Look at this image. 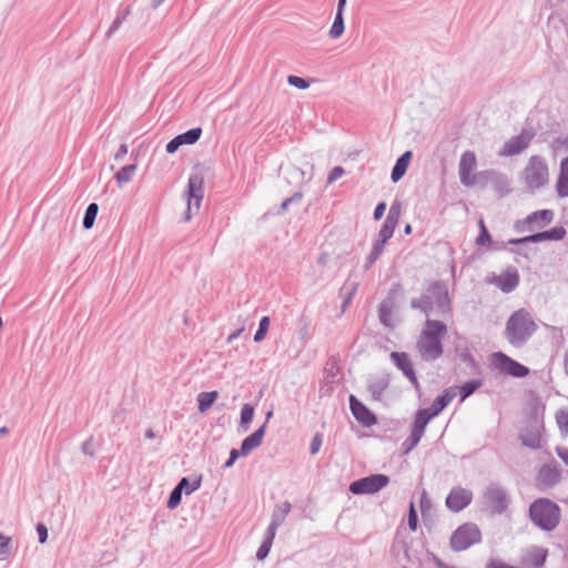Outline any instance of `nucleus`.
<instances>
[{
    "mask_svg": "<svg viewBox=\"0 0 568 568\" xmlns=\"http://www.w3.org/2000/svg\"><path fill=\"white\" fill-rule=\"evenodd\" d=\"M378 257H379V254L372 250V252L367 256V260H366V263H365V268H369L376 262V260Z\"/></svg>",
    "mask_w": 568,
    "mask_h": 568,
    "instance_id": "57",
    "label": "nucleus"
},
{
    "mask_svg": "<svg viewBox=\"0 0 568 568\" xmlns=\"http://www.w3.org/2000/svg\"><path fill=\"white\" fill-rule=\"evenodd\" d=\"M557 455L568 465V448L557 447Z\"/></svg>",
    "mask_w": 568,
    "mask_h": 568,
    "instance_id": "59",
    "label": "nucleus"
},
{
    "mask_svg": "<svg viewBox=\"0 0 568 568\" xmlns=\"http://www.w3.org/2000/svg\"><path fill=\"white\" fill-rule=\"evenodd\" d=\"M560 479V473L550 466H545L538 474V481L540 485L551 487L556 485Z\"/></svg>",
    "mask_w": 568,
    "mask_h": 568,
    "instance_id": "23",
    "label": "nucleus"
},
{
    "mask_svg": "<svg viewBox=\"0 0 568 568\" xmlns=\"http://www.w3.org/2000/svg\"><path fill=\"white\" fill-rule=\"evenodd\" d=\"M386 242H387V241H383V240L378 239V240L375 242L374 246H373V251H374V252H376V253H378V254L381 255V254H382V252H383V250H384V247H385Z\"/></svg>",
    "mask_w": 568,
    "mask_h": 568,
    "instance_id": "60",
    "label": "nucleus"
},
{
    "mask_svg": "<svg viewBox=\"0 0 568 568\" xmlns=\"http://www.w3.org/2000/svg\"><path fill=\"white\" fill-rule=\"evenodd\" d=\"M446 333L443 322L427 320L417 342V349L424 361H434L443 354L442 336Z\"/></svg>",
    "mask_w": 568,
    "mask_h": 568,
    "instance_id": "1",
    "label": "nucleus"
},
{
    "mask_svg": "<svg viewBox=\"0 0 568 568\" xmlns=\"http://www.w3.org/2000/svg\"><path fill=\"white\" fill-rule=\"evenodd\" d=\"M560 507L548 498L536 499L529 506V518L541 530H555L560 523Z\"/></svg>",
    "mask_w": 568,
    "mask_h": 568,
    "instance_id": "2",
    "label": "nucleus"
},
{
    "mask_svg": "<svg viewBox=\"0 0 568 568\" xmlns=\"http://www.w3.org/2000/svg\"><path fill=\"white\" fill-rule=\"evenodd\" d=\"M565 235H566V230L562 226H557L549 231L539 232V233L531 234L529 236H526V237H523L519 240H514V241H511V243L518 244V243H528V242L537 243V242H541V241H560L565 237Z\"/></svg>",
    "mask_w": 568,
    "mask_h": 568,
    "instance_id": "16",
    "label": "nucleus"
},
{
    "mask_svg": "<svg viewBox=\"0 0 568 568\" xmlns=\"http://www.w3.org/2000/svg\"><path fill=\"white\" fill-rule=\"evenodd\" d=\"M302 197H303V194L301 191H296L292 196L286 197L282 202L281 206L278 207L277 214H283V213L287 212L292 205L300 204L302 201Z\"/></svg>",
    "mask_w": 568,
    "mask_h": 568,
    "instance_id": "31",
    "label": "nucleus"
},
{
    "mask_svg": "<svg viewBox=\"0 0 568 568\" xmlns=\"http://www.w3.org/2000/svg\"><path fill=\"white\" fill-rule=\"evenodd\" d=\"M329 258H331V255L328 252H322L317 258H316V263L317 265L320 266H325L327 265V263L329 262Z\"/></svg>",
    "mask_w": 568,
    "mask_h": 568,
    "instance_id": "56",
    "label": "nucleus"
},
{
    "mask_svg": "<svg viewBox=\"0 0 568 568\" xmlns=\"http://www.w3.org/2000/svg\"><path fill=\"white\" fill-rule=\"evenodd\" d=\"M345 174V171L342 166H335L329 173L328 178H341Z\"/></svg>",
    "mask_w": 568,
    "mask_h": 568,
    "instance_id": "62",
    "label": "nucleus"
},
{
    "mask_svg": "<svg viewBox=\"0 0 568 568\" xmlns=\"http://www.w3.org/2000/svg\"><path fill=\"white\" fill-rule=\"evenodd\" d=\"M351 410L354 417L362 423L364 426H372L376 424L375 415L354 395L349 396Z\"/></svg>",
    "mask_w": 568,
    "mask_h": 568,
    "instance_id": "17",
    "label": "nucleus"
},
{
    "mask_svg": "<svg viewBox=\"0 0 568 568\" xmlns=\"http://www.w3.org/2000/svg\"><path fill=\"white\" fill-rule=\"evenodd\" d=\"M270 327V317L264 316L260 321L258 329L256 331L254 335V342L260 343L265 338V335Z\"/></svg>",
    "mask_w": 568,
    "mask_h": 568,
    "instance_id": "36",
    "label": "nucleus"
},
{
    "mask_svg": "<svg viewBox=\"0 0 568 568\" xmlns=\"http://www.w3.org/2000/svg\"><path fill=\"white\" fill-rule=\"evenodd\" d=\"M128 153V148L125 144H121L119 148V151L115 154V159L119 160L120 158H123Z\"/></svg>",
    "mask_w": 568,
    "mask_h": 568,
    "instance_id": "63",
    "label": "nucleus"
},
{
    "mask_svg": "<svg viewBox=\"0 0 568 568\" xmlns=\"http://www.w3.org/2000/svg\"><path fill=\"white\" fill-rule=\"evenodd\" d=\"M379 318L382 323L386 326H392L390 322V312L386 308V306L383 304L379 310Z\"/></svg>",
    "mask_w": 568,
    "mask_h": 568,
    "instance_id": "50",
    "label": "nucleus"
},
{
    "mask_svg": "<svg viewBox=\"0 0 568 568\" xmlns=\"http://www.w3.org/2000/svg\"><path fill=\"white\" fill-rule=\"evenodd\" d=\"M424 432L413 428L409 437L406 439L404 445L406 446V453L413 449L420 440Z\"/></svg>",
    "mask_w": 568,
    "mask_h": 568,
    "instance_id": "39",
    "label": "nucleus"
},
{
    "mask_svg": "<svg viewBox=\"0 0 568 568\" xmlns=\"http://www.w3.org/2000/svg\"><path fill=\"white\" fill-rule=\"evenodd\" d=\"M412 307L419 308L426 316L432 314L443 315L449 312L450 302L447 288L440 283H434L427 294L412 301Z\"/></svg>",
    "mask_w": 568,
    "mask_h": 568,
    "instance_id": "3",
    "label": "nucleus"
},
{
    "mask_svg": "<svg viewBox=\"0 0 568 568\" xmlns=\"http://www.w3.org/2000/svg\"><path fill=\"white\" fill-rule=\"evenodd\" d=\"M559 148L568 153V138L558 140Z\"/></svg>",
    "mask_w": 568,
    "mask_h": 568,
    "instance_id": "64",
    "label": "nucleus"
},
{
    "mask_svg": "<svg viewBox=\"0 0 568 568\" xmlns=\"http://www.w3.org/2000/svg\"><path fill=\"white\" fill-rule=\"evenodd\" d=\"M265 434V424H263L258 429H256L253 434L247 436L241 445V455L247 456L252 450L257 448L262 442Z\"/></svg>",
    "mask_w": 568,
    "mask_h": 568,
    "instance_id": "19",
    "label": "nucleus"
},
{
    "mask_svg": "<svg viewBox=\"0 0 568 568\" xmlns=\"http://www.w3.org/2000/svg\"><path fill=\"white\" fill-rule=\"evenodd\" d=\"M425 508H429V499L426 490H423L420 495V509L424 511Z\"/></svg>",
    "mask_w": 568,
    "mask_h": 568,
    "instance_id": "61",
    "label": "nucleus"
},
{
    "mask_svg": "<svg viewBox=\"0 0 568 568\" xmlns=\"http://www.w3.org/2000/svg\"><path fill=\"white\" fill-rule=\"evenodd\" d=\"M408 526L413 531L417 528V514L413 503L409 506Z\"/></svg>",
    "mask_w": 568,
    "mask_h": 568,
    "instance_id": "49",
    "label": "nucleus"
},
{
    "mask_svg": "<svg viewBox=\"0 0 568 568\" xmlns=\"http://www.w3.org/2000/svg\"><path fill=\"white\" fill-rule=\"evenodd\" d=\"M378 257H379V254L372 250V252L367 256V260H366V263H365V268H369L376 262V260Z\"/></svg>",
    "mask_w": 568,
    "mask_h": 568,
    "instance_id": "58",
    "label": "nucleus"
},
{
    "mask_svg": "<svg viewBox=\"0 0 568 568\" xmlns=\"http://www.w3.org/2000/svg\"><path fill=\"white\" fill-rule=\"evenodd\" d=\"M433 417H435V415L429 409H420L416 415L413 428L424 432Z\"/></svg>",
    "mask_w": 568,
    "mask_h": 568,
    "instance_id": "29",
    "label": "nucleus"
},
{
    "mask_svg": "<svg viewBox=\"0 0 568 568\" xmlns=\"http://www.w3.org/2000/svg\"><path fill=\"white\" fill-rule=\"evenodd\" d=\"M136 165L135 164H128L122 166L113 178H131L135 174Z\"/></svg>",
    "mask_w": 568,
    "mask_h": 568,
    "instance_id": "47",
    "label": "nucleus"
},
{
    "mask_svg": "<svg viewBox=\"0 0 568 568\" xmlns=\"http://www.w3.org/2000/svg\"><path fill=\"white\" fill-rule=\"evenodd\" d=\"M385 210H386V203L385 202H381L376 207H375V211H374V219L375 220H381L385 213Z\"/></svg>",
    "mask_w": 568,
    "mask_h": 568,
    "instance_id": "54",
    "label": "nucleus"
},
{
    "mask_svg": "<svg viewBox=\"0 0 568 568\" xmlns=\"http://www.w3.org/2000/svg\"><path fill=\"white\" fill-rule=\"evenodd\" d=\"M536 331L531 315L525 310L516 311L507 321L506 338L513 345H523Z\"/></svg>",
    "mask_w": 568,
    "mask_h": 568,
    "instance_id": "4",
    "label": "nucleus"
},
{
    "mask_svg": "<svg viewBox=\"0 0 568 568\" xmlns=\"http://www.w3.org/2000/svg\"><path fill=\"white\" fill-rule=\"evenodd\" d=\"M554 220V212L551 210H540L531 213L525 220L517 221L515 227L521 232H532L540 230Z\"/></svg>",
    "mask_w": 568,
    "mask_h": 568,
    "instance_id": "8",
    "label": "nucleus"
},
{
    "mask_svg": "<svg viewBox=\"0 0 568 568\" xmlns=\"http://www.w3.org/2000/svg\"><path fill=\"white\" fill-rule=\"evenodd\" d=\"M202 478L201 476L193 478L190 481L189 478L183 477L176 486H179L185 495H191L193 491L197 490L201 487Z\"/></svg>",
    "mask_w": 568,
    "mask_h": 568,
    "instance_id": "28",
    "label": "nucleus"
},
{
    "mask_svg": "<svg viewBox=\"0 0 568 568\" xmlns=\"http://www.w3.org/2000/svg\"><path fill=\"white\" fill-rule=\"evenodd\" d=\"M271 546L272 544H270L268 541H263L262 545L260 546V548L257 549V552H256V558L258 560H263L267 557L270 550H271Z\"/></svg>",
    "mask_w": 568,
    "mask_h": 568,
    "instance_id": "48",
    "label": "nucleus"
},
{
    "mask_svg": "<svg viewBox=\"0 0 568 568\" xmlns=\"http://www.w3.org/2000/svg\"><path fill=\"white\" fill-rule=\"evenodd\" d=\"M471 499L473 494L470 490L456 487L447 496L446 505L453 511H460L470 504Z\"/></svg>",
    "mask_w": 568,
    "mask_h": 568,
    "instance_id": "14",
    "label": "nucleus"
},
{
    "mask_svg": "<svg viewBox=\"0 0 568 568\" xmlns=\"http://www.w3.org/2000/svg\"><path fill=\"white\" fill-rule=\"evenodd\" d=\"M548 174V168L544 159L534 155L529 159L526 168V178H545Z\"/></svg>",
    "mask_w": 568,
    "mask_h": 568,
    "instance_id": "21",
    "label": "nucleus"
},
{
    "mask_svg": "<svg viewBox=\"0 0 568 568\" xmlns=\"http://www.w3.org/2000/svg\"><path fill=\"white\" fill-rule=\"evenodd\" d=\"M457 395L456 387H449L444 390V393L438 396L429 409L435 416L438 415Z\"/></svg>",
    "mask_w": 568,
    "mask_h": 568,
    "instance_id": "22",
    "label": "nucleus"
},
{
    "mask_svg": "<svg viewBox=\"0 0 568 568\" xmlns=\"http://www.w3.org/2000/svg\"><path fill=\"white\" fill-rule=\"evenodd\" d=\"M390 358L394 364L403 371V373L409 378V381L417 385V377L413 369V365L410 363L409 356L406 353L393 352L390 354Z\"/></svg>",
    "mask_w": 568,
    "mask_h": 568,
    "instance_id": "18",
    "label": "nucleus"
},
{
    "mask_svg": "<svg viewBox=\"0 0 568 568\" xmlns=\"http://www.w3.org/2000/svg\"><path fill=\"white\" fill-rule=\"evenodd\" d=\"M322 446V436L321 434H316L311 443L310 452L312 455H315L320 452V448Z\"/></svg>",
    "mask_w": 568,
    "mask_h": 568,
    "instance_id": "51",
    "label": "nucleus"
},
{
    "mask_svg": "<svg viewBox=\"0 0 568 568\" xmlns=\"http://www.w3.org/2000/svg\"><path fill=\"white\" fill-rule=\"evenodd\" d=\"M556 422L562 434H568V408L560 409L556 413Z\"/></svg>",
    "mask_w": 568,
    "mask_h": 568,
    "instance_id": "35",
    "label": "nucleus"
},
{
    "mask_svg": "<svg viewBox=\"0 0 568 568\" xmlns=\"http://www.w3.org/2000/svg\"><path fill=\"white\" fill-rule=\"evenodd\" d=\"M484 503L493 513L501 514L509 504L507 493L498 486H489L484 494Z\"/></svg>",
    "mask_w": 568,
    "mask_h": 568,
    "instance_id": "11",
    "label": "nucleus"
},
{
    "mask_svg": "<svg viewBox=\"0 0 568 568\" xmlns=\"http://www.w3.org/2000/svg\"><path fill=\"white\" fill-rule=\"evenodd\" d=\"M542 430V422L535 419L534 423L525 427L520 433L521 444L531 449L540 448V434Z\"/></svg>",
    "mask_w": 568,
    "mask_h": 568,
    "instance_id": "15",
    "label": "nucleus"
},
{
    "mask_svg": "<svg viewBox=\"0 0 568 568\" xmlns=\"http://www.w3.org/2000/svg\"><path fill=\"white\" fill-rule=\"evenodd\" d=\"M424 432L413 428L409 437L406 439L404 445L406 446V453L413 449L420 440Z\"/></svg>",
    "mask_w": 568,
    "mask_h": 568,
    "instance_id": "41",
    "label": "nucleus"
},
{
    "mask_svg": "<svg viewBox=\"0 0 568 568\" xmlns=\"http://www.w3.org/2000/svg\"><path fill=\"white\" fill-rule=\"evenodd\" d=\"M558 178H568V156L561 159L560 174Z\"/></svg>",
    "mask_w": 568,
    "mask_h": 568,
    "instance_id": "55",
    "label": "nucleus"
},
{
    "mask_svg": "<svg viewBox=\"0 0 568 568\" xmlns=\"http://www.w3.org/2000/svg\"><path fill=\"white\" fill-rule=\"evenodd\" d=\"M182 494L183 490L179 486H175V488L171 491L166 504L169 509H175L180 505Z\"/></svg>",
    "mask_w": 568,
    "mask_h": 568,
    "instance_id": "38",
    "label": "nucleus"
},
{
    "mask_svg": "<svg viewBox=\"0 0 568 568\" xmlns=\"http://www.w3.org/2000/svg\"><path fill=\"white\" fill-rule=\"evenodd\" d=\"M483 385L480 379H471L464 383L460 387H456L457 392L462 393L460 400H465L468 396H470L476 389H478Z\"/></svg>",
    "mask_w": 568,
    "mask_h": 568,
    "instance_id": "30",
    "label": "nucleus"
},
{
    "mask_svg": "<svg viewBox=\"0 0 568 568\" xmlns=\"http://www.w3.org/2000/svg\"><path fill=\"white\" fill-rule=\"evenodd\" d=\"M129 13H130L129 8L123 9L116 13V17L114 18L112 24L110 26V28L106 32L108 38L112 37L119 30V28L121 27L123 21L126 19Z\"/></svg>",
    "mask_w": 568,
    "mask_h": 568,
    "instance_id": "32",
    "label": "nucleus"
},
{
    "mask_svg": "<svg viewBox=\"0 0 568 568\" xmlns=\"http://www.w3.org/2000/svg\"><path fill=\"white\" fill-rule=\"evenodd\" d=\"M400 216V203L394 202L389 209L386 220L397 224Z\"/></svg>",
    "mask_w": 568,
    "mask_h": 568,
    "instance_id": "45",
    "label": "nucleus"
},
{
    "mask_svg": "<svg viewBox=\"0 0 568 568\" xmlns=\"http://www.w3.org/2000/svg\"><path fill=\"white\" fill-rule=\"evenodd\" d=\"M424 432L413 428L409 437L406 439L404 445L406 446V453L413 449L420 440Z\"/></svg>",
    "mask_w": 568,
    "mask_h": 568,
    "instance_id": "42",
    "label": "nucleus"
},
{
    "mask_svg": "<svg viewBox=\"0 0 568 568\" xmlns=\"http://www.w3.org/2000/svg\"><path fill=\"white\" fill-rule=\"evenodd\" d=\"M253 417H254V407L251 404H244L241 409V417H240V427L243 429V432H247L250 429Z\"/></svg>",
    "mask_w": 568,
    "mask_h": 568,
    "instance_id": "27",
    "label": "nucleus"
},
{
    "mask_svg": "<svg viewBox=\"0 0 568 568\" xmlns=\"http://www.w3.org/2000/svg\"><path fill=\"white\" fill-rule=\"evenodd\" d=\"M477 166V159L473 151H465L459 160V178H473Z\"/></svg>",
    "mask_w": 568,
    "mask_h": 568,
    "instance_id": "20",
    "label": "nucleus"
},
{
    "mask_svg": "<svg viewBox=\"0 0 568 568\" xmlns=\"http://www.w3.org/2000/svg\"><path fill=\"white\" fill-rule=\"evenodd\" d=\"M388 386V381L385 377H374L368 381V390L374 399H379Z\"/></svg>",
    "mask_w": 568,
    "mask_h": 568,
    "instance_id": "26",
    "label": "nucleus"
},
{
    "mask_svg": "<svg viewBox=\"0 0 568 568\" xmlns=\"http://www.w3.org/2000/svg\"><path fill=\"white\" fill-rule=\"evenodd\" d=\"M48 539V529L44 525L38 524V540L44 544Z\"/></svg>",
    "mask_w": 568,
    "mask_h": 568,
    "instance_id": "53",
    "label": "nucleus"
},
{
    "mask_svg": "<svg viewBox=\"0 0 568 568\" xmlns=\"http://www.w3.org/2000/svg\"><path fill=\"white\" fill-rule=\"evenodd\" d=\"M532 138L534 133L528 130H523L518 135L508 139L498 150L497 154L499 156H514L520 154L529 146Z\"/></svg>",
    "mask_w": 568,
    "mask_h": 568,
    "instance_id": "9",
    "label": "nucleus"
},
{
    "mask_svg": "<svg viewBox=\"0 0 568 568\" xmlns=\"http://www.w3.org/2000/svg\"><path fill=\"white\" fill-rule=\"evenodd\" d=\"M413 153L410 151H406L403 153L396 161L390 178H403L406 173L409 162L412 160Z\"/></svg>",
    "mask_w": 568,
    "mask_h": 568,
    "instance_id": "24",
    "label": "nucleus"
},
{
    "mask_svg": "<svg viewBox=\"0 0 568 568\" xmlns=\"http://www.w3.org/2000/svg\"><path fill=\"white\" fill-rule=\"evenodd\" d=\"M505 293L514 291L519 283V275L515 268H508L499 275H491L487 280Z\"/></svg>",
    "mask_w": 568,
    "mask_h": 568,
    "instance_id": "12",
    "label": "nucleus"
},
{
    "mask_svg": "<svg viewBox=\"0 0 568 568\" xmlns=\"http://www.w3.org/2000/svg\"><path fill=\"white\" fill-rule=\"evenodd\" d=\"M219 397V393L216 390L212 392H202L197 395V409L200 413H206L211 406L214 404L216 398Z\"/></svg>",
    "mask_w": 568,
    "mask_h": 568,
    "instance_id": "25",
    "label": "nucleus"
},
{
    "mask_svg": "<svg viewBox=\"0 0 568 568\" xmlns=\"http://www.w3.org/2000/svg\"><path fill=\"white\" fill-rule=\"evenodd\" d=\"M481 539V534L475 524H464L459 526L450 537V547L455 551H462L469 548L471 545L478 544Z\"/></svg>",
    "mask_w": 568,
    "mask_h": 568,
    "instance_id": "6",
    "label": "nucleus"
},
{
    "mask_svg": "<svg viewBox=\"0 0 568 568\" xmlns=\"http://www.w3.org/2000/svg\"><path fill=\"white\" fill-rule=\"evenodd\" d=\"M557 192L561 197L568 196V180H558Z\"/></svg>",
    "mask_w": 568,
    "mask_h": 568,
    "instance_id": "52",
    "label": "nucleus"
},
{
    "mask_svg": "<svg viewBox=\"0 0 568 568\" xmlns=\"http://www.w3.org/2000/svg\"><path fill=\"white\" fill-rule=\"evenodd\" d=\"M344 29V17L341 13H336L334 22L329 30V37L333 39L339 38L343 34Z\"/></svg>",
    "mask_w": 568,
    "mask_h": 568,
    "instance_id": "34",
    "label": "nucleus"
},
{
    "mask_svg": "<svg viewBox=\"0 0 568 568\" xmlns=\"http://www.w3.org/2000/svg\"><path fill=\"white\" fill-rule=\"evenodd\" d=\"M98 211H99L98 204H95V203L89 204V206L87 207L85 214H84V219H83V227L84 229L89 230L93 226Z\"/></svg>",
    "mask_w": 568,
    "mask_h": 568,
    "instance_id": "33",
    "label": "nucleus"
},
{
    "mask_svg": "<svg viewBox=\"0 0 568 568\" xmlns=\"http://www.w3.org/2000/svg\"><path fill=\"white\" fill-rule=\"evenodd\" d=\"M11 551V539L0 534V560L9 557Z\"/></svg>",
    "mask_w": 568,
    "mask_h": 568,
    "instance_id": "43",
    "label": "nucleus"
},
{
    "mask_svg": "<svg viewBox=\"0 0 568 568\" xmlns=\"http://www.w3.org/2000/svg\"><path fill=\"white\" fill-rule=\"evenodd\" d=\"M280 525H281V519H277L276 516H274L272 523L270 524V526L266 530V536L264 539L265 541H268L270 544L273 542V539L275 538L276 529Z\"/></svg>",
    "mask_w": 568,
    "mask_h": 568,
    "instance_id": "44",
    "label": "nucleus"
},
{
    "mask_svg": "<svg viewBox=\"0 0 568 568\" xmlns=\"http://www.w3.org/2000/svg\"><path fill=\"white\" fill-rule=\"evenodd\" d=\"M396 225L397 224H395L388 220H385L384 224L382 225V227L379 230L378 239H381L383 241H388L393 236Z\"/></svg>",
    "mask_w": 568,
    "mask_h": 568,
    "instance_id": "37",
    "label": "nucleus"
},
{
    "mask_svg": "<svg viewBox=\"0 0 568 568\" xmlns=\"http://www.w3.org/2000/svg\"><path fill=\"white\" fill-rule=\"evenodd\" d=\"M203 195V180H187L182 191V201L185 204V210L181 217L183 222H189L199 213Z\"/></svg>",
    "mask_w": 568,
    "mask_h": 568,
    "instance_id": "5",
    "label": "nucleus"
},
{
    "mask_svg": "<svg viewBox=\"0 0 568 568\" xmlns=\"http://www.w3.org/2000/svg\"><path fill=\"white\" fill-rule=\"evenodd\" d=\"M388 483V476L375 474L353 481L349 485V491L354 495H372L382 490Z\"/></svg>",
    "mask_w": 568,
    "mask_h": 568,
    "instance_id": "7",
    "label": "nucleus"
},
{
    "mask_svg": "<svg viewBox=\"0 0 568 568\" xmlns=\"http://www.w3.org/2000/svg\"><path fill=\"white\" fill-rule=\"evenodd\" d=\"M490 361L496 369L515 377H524L529 373V369L526 366L517 363L503 353H494Z\"/></svg>",
    "mask_w": 568,
    "mask_h": 568,
    "instance_id": "10",
    "label": "nucleus"
},
{
    "mask_svg": "<svg viewBox=\"0 0 568 568\" xmlns=\"http://www.w3.org/2000/svg\"><path fill=\"white\" fill-rule=\"evenodd\" d=\"M424 432L413 428L409 437L406 439L404 445L406 446V453L413 449L420 440Z\"/></svg>",
    "mask_w": 568,
    "mask_h": 568,
    "instance_id": "40",
    "label": "nucleus"
},
{
    "mask_svg": "<svg viewBox=\"0 0 568 568\" xmlns=\"http://www.w3.org/2000/svg\"><path fill=\"white\" fill-rule=\"evenodd\" d=\"M287 82L290 85L295 87L301 90H305L310 87L308 82L305 79H303L301 77H296V75H290L287 78Z\"/></svg>",
    "mask_w": 568,
    "mask_h": 568,
    "instance_id": "46",
    "label": "nucleus"
},
{
    "mask_svg": "<svg viewBox=\"0 0 568 568\" xmlns=\"http://www.w3.org/2000/svg\"><path fill=\"white\" fill-rule=\"evenodd\" d=\"M202 135L201 128H193L189 131L178 134L170 142H168L165 150L168 153L172 154L176 152L182 145H191L199 141Z\"/></svg>",
    "mask_w": 568,
    "mask_h": 568,
    "instance_id": "13",
    "label": "nucleus"
}]
</instances>
